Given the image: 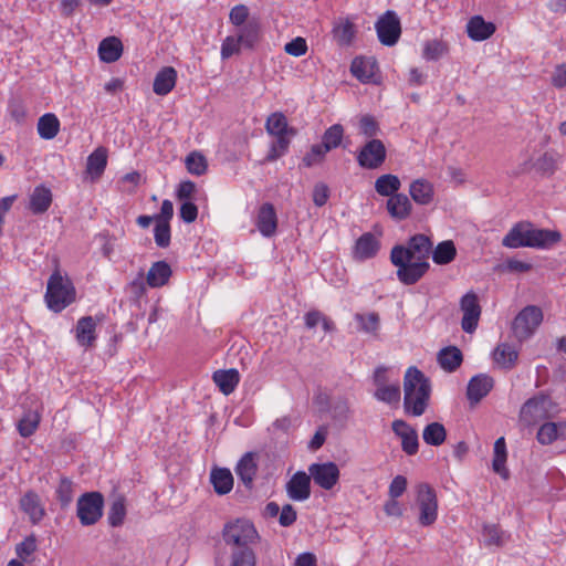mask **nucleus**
Segmentation results:
<instances>
[{"instance_id":"nucleus-6","label":"nucleus","mask_w":566,"mask_h":566,"mask_svg":"<svg viewBox=\"0 0 566 566\" xmlns=\"http://www.w3.org/2000/svg\"><path fill=\"white\" fill-rule=\"evenodd\" d=\"M75 287L69 276H63L55 270L48 280L44 295L48 307L60 313L75 301Z\"/></svg>"},{"instance_id":"nucleus-32","label":"nucleus","mask_w":566,"mask_h":566,"mask_svg":"<svg viewBox=\"0 0 566 566\" xmlns=\"http://www.w3.org/2000/svg\"><path fill=\"white\" fill-rule=\"evenodd\" d=\"M437 359L443 370L452 373L460 367L463 356L458 347L449 346L438 353Z\"/></svg>"},{"instance_id":"nucleus-55","label":"nucleus","mask_w":566,"mask_h":566,"mask_svg":"<svg viewBox=\"0 0 566 566\" xmlns=\"http://www.w3.org/2000/svg\"><path fill=\"white\" fill-rule=\"evenodd\" d=\"M154 237L157 245L165 248L170 243V224L155 221Z\"/></svg>"},{"instance_id":"nucleus-1","label":"nucleus","mask_w":566,"mask_h":566,"mask_svg":"<svg viewBox=\"0 0 566 566\" xmlns=\"http://www.w3.org/2000/svg\"><path fill=\"white\" fill-rule=\"evenodd\" d=\"M222 537L226 545L230 546L229 566H256L255 546L260 536L251 522L237 520L227 523Z\"/></svg>"},{"instance_id":"nucleus-25","label":"nucleus","mask_w":566,"mask_h":566,"mask_svg":"<svg viewBox=\"0 0 566 566\" xmlns=\"http://www.w3.org/2000/svg\"><path fill=\"white\" fill-rule=\"evenodd\" d=\"M96 322L92 316H84L77 321L75 327V337L77 343L83 347L93 346L96 339Z\"/></svg>"},{"instance_id":"nucleus-50","label":"nucleus","mask_w":566,"mask_h":566,"mask_svg":"<svg viewBox=\"0 0 566 566\" xmlns=\"http://www.w3.org/2000/svg\"><path fill=\"white\" fill-rule=\"evenodd\" d=\"M188 172L201 176L207 171V160L203 155L198 151L190 153L185 160Z\"/></svg>"},{"instance_id":"nucleus-64","label":"nucleus","mask_w":566,"mask_h":566,"mask_svg":"<svg viewBox=\"0 0 566 566\" xmlns=\"http://www.w3.org/2000/svg\"><path fill=\"white\" fill-rule=\"evenodd\" d=\"M552 85L556 88H563L566 86V64H558L552 74Z\"/></svg>"},{"instance_id":"nucleus-48","label":"nucleus","mask_w":566,"mask_h":566,"mask_svg":"<svg viewBox=\"0 0 566 566\" xmlns=\"http://www.w3.org/2000/svg\"><path fill=\"white\" fill-rule=\"evenodd\" d=\"M448 53V45L440 40L427 41L423 45L422 56L427 61H437Z\"/></svg>"},{"instance_id":"nucleus-44","label":"nucleus","mask_w":566,"mask_h":566,"mask_svg":"<svg viewBox=\"0 0 566 566\" xmlns=\"http://www.w3.org/2000/svg\"><path fill=\"white\" fill-rule=\"evenodd\" d=\"M559 433H562V422H545L539 427L536 439L541 444L548 446L557 439H562Z\"/></svg>"},{"instance_id":"nucleus-26","label":"nucleus","mask_w":566,"mask_h":566,"mask_svg":"<svg viewBox=\"0 0 566 566\" xmlns=\"http://www.w3.org/2000/svg\"><path fill=\"white\" fill-rule=\"evenodd\" d=\"M20 506L33 524L39 523L45 514L39 495L31 491L21 497Z\"/></svg>"},{"instance_id":"nucleus-60","label":"nucleus","mask_w":566,"mask_h":566,"mask_svg":"<svg viewBox=\"0 0 566 566\" xmlns=\"http://www.w3.org/2000/svg\"><path fill=\"white\" fill-rule=\"evenodd\" d=\"M196 190L197 187L193 181L185 180L178 185L176 197L180 201H190L193 198Z\"/></svg>"},{"instance_id":"nucleus-51","label":"nucleus","mask_w":566,"mask_h":566,"mask_svg":"<svg viewBox=\"0 0 566 566\" xmlns=\"http://www.w3.org/2000/svg\"><path fill=\"white\" fill-rule=\"evenodd\" d=\"M328 151L319 144L312 145L310 150L302 158V164L306 168L319 165L324 161Z\"/></svg>"},{"instance_id":"nucleus-7","label":"nucleus","mask_w":566,"mask_h":566,"mask_svg":"<svg viewBox=\"0 0 566 566\" xmlns=\"http://www.w3.org/2000/svg\"><path fill=\"white\" fill-rule=\"evenodd\" d=\"M543 321V312L538 306H525L514 318L512 331L514 336L523 342L530 338Z\"/></svg>"},{"instance_id":"nucleus-24","label":"nucleus","mask_w":566,"mask_h":566,"mask_svg":"<svg viewBox=\"0 0 566 566\" xmlns=\"http://www.w3.org/2000/svg\"><path fill=\"white\" fill-rule=\"evenodd\" d=\"M171 274V268L166 261H157L149 268L146 274V283L151 289L161 287L168 283Z\"/></svg>"},{"instance_id":"nucleus-28","label":"nucleus","mask_w":566,"mask_h":566,"mask_svg":"<svg viewBox=\"0 0 566 566\" xmlns=\"http://www.w3.org/2000/svg\"><path fill=\"white\" fill-rule=\"evenodd\" d=\"M123 54V43L116 36H108L101 41L98 45V56L105 63H114Z\"/></svg>"},{"instance_id":"nucleus-18","label":"nucleus","mask_w":566,"mask_h":566,"mask_svg":"<svg viewBox=\"0 0 566 566\" xmlns=\"http://www.w3.org/2000/svg\"><path fill=\"white\" fill-rule=\"evenodd\" d=\"M255 226L264 237H271L277 228L276 212L272 203H263L256 216Z\"/></svg>"},{"instance_id":"nucleus-21","label":"nucleus","mask_w":566,"mask_h":566,"mask_svg":"<svg viewBox=\"0 0 566 566\" xmlns=\"http://www.w3.org/2000/svg\"><path fill=\"white\" fill-rule=\"evenodd\" d=\"M177 77V71L172 66H165L160 69L154 78V93L159 96H166L175 88Z\"/></svg>"},{"instance_id":"nucleus-22","label":"nucleus","mask_w":566,"mask_h":566,"mask_svg":"<svg viewBox=\"0 0 566 566\" xmlns=\"http://www.w3.org/2000/svg\"><path fill=\"white\" fill-rule=\"evenodd\" d=\"M495 30V24L486 22L481 15L472 17L467 23L468 36L473 41H484L491 38Z\"/></svg>"},{"instance_id":"nucleus-57","label":"nucleus","mask_w":566,"mask_h":566,"mask_svg":"<svg viewBox=\"0 0 566 566\" xmlns=\"http://www.w3.org/2000/svg\"><path fill=\"white\" fill-rule=\"evenodd\" d=\"M249 8L245 4H237L230 10L229 20L238 28L249 21Z\"/></svg>"},{"instance_id":"nucleus-13","label":"nucleus","mask_w":566,"mask_h":566,"mask_svg":"<svg viewBox=\"0 0 566 566\" xmlns=\"http://www.w3.org/2000/svg\"><path fill=\"white\" fill-rule=\"evenodd\" d=\"M460 308L463 313L461 327L465 333L472 334L476 329L481 316V306L476 294L472 291L464 294L460 301Z\"/></svg>"},{"instance_id":"nucleus-31","label":"nucleus","mask_w":566,"mask_h":566,"mask_svg":"<svg viewBox=\"0 0 566 566\" xmlns=\"http://www.w3.org/2000/svg\"><path fill=\"white\" fill-rule=\"evenodd\" d=\"M213 381L224 395H230L237 388L240 381V375L237 369L217 370L212 376Z\"/></svg>"},{"instance_id":"nucleus-15","label":"nucleus","mask_w":566,"mask_h":566,"mask_svg":"<svg viewBox=\"0 0 566 566\" xmlns=\"http://www.w3.org/2000/svg\"><path fill=\"white\" fill-rule=\"evenodd\" d=\"M391 429L397 437L401 439V448L408 455H413L418 452L419 440L416 429L402 419L394 420Z\"/></svg>"},{"instance_id":"nucleus-47","label":"nucleus","mask_w":566,"mask_h":566,"mask_svg":"<svg viewBox=\"0 0 566 566\" xmlns=\"http://www.w3.org/2000/svg\"><path fill=\"white\" fill-rule=\"evenodd\" d=\"M40 423V416L38 412H27L18 422V431L21 437H31L38 429Z\"/></svg>"},{"instance_id":"nucleus-61","label":"nucleus","mask_w":566,"mask_h":566,"mask_svg":"<svg viewBox=\"0 0 566 566\" xmlns=\"http://www.w3.org/2000/svg\"><path fill=\"white\" fill-rule=\"evenodd\" d=\"M297 513L292 504H285L280 511L279 523L283 527H289L296 522Z\"/></svg>"},{"instance_id":"nucleus-38","label":"nucleus","mask_w":566,"mask_h":566,"mask_svg":"<svg viewBox=\"0 0 566 566\" xmlns=\"http://www.w3.org/2000/svg\"><path fill=\"white\" fill-rule=\"evenodd\" d=\"M126 501L124 495L115 494L112 497L107 512V520L111 526L118 527L124 523L126 517Z\"/></svg>"},{"instance_id":"nucleus-43","label":"nucleus","mask_w":566,"mask_h":566,"mask_svg":"<svg viewBox=\"0 0 566 566\" xmlns=\"http://www.w3.org/2000/svg\"><path fill=\"white\" fill-rule=\"evenodd\" d=\"M534 263L516 258L506 259L494 266V271L499 273H525L533 269Z\"/></svg>"},{"instance_id":"nucleus-8","label":"nucleus","mask_w":566,"mask_h":566,"mask_svg":"<svg viewBox=\"0 0 566 566\" xmlns=\"http://www.w3.org/2000/svg\"><path fill=\"white\" fill-rule=\"evenodd\" d=\"M104 497L99 492H88L77 500V517L83 526L94 525L103 515Z\"/></svg>"},{"instance_id":"nucleus-35","label":"nucleus","mask_w":566,"mask_h":566,"mask_svg":"<svg viewBox=\"0 0 566 566\" xmlns=\"http://www.w3.org/2000/svg\"><path fill=\"white\" fill-rule=\"evenodd\" d=\"M60 120L53 113H45L38 120V134L42 139L50 140L60 132Z\"/></svg>"},{"instance_id":"nucleus-4","label":"nucleus","mask_w":566,"mask_h":566,"mask_svg":"<svg viewBox=\"0 0 566 566\" xmlns=\"http://www.w3.org/2000/svg\"><path fill=\"white\" fill-rule=\"evenodd\" d=\"M430 250H391L390 260L398 268L397 276L406 285L417 283L429 269Z\"/></svg>"},{"instance_id":"nucleus-41","label":"nucleus","mask_w":566,"mask_h":566,"mask_svg":"<svg viewBox=\"0 0 566 566\" xmlns=\"http://www.w3.org/2000/svg\"><path fill=\"white\" fill-rule=\"evenodd\" d=\"M447 438V430L440 422H431L427 424L422 431L423 441L433 447L441 446Z\"/></svg>"},{"instance_id":"nucleus-59","label":"nucleus","mask_w":566,"mask_h":566,"mask_svg":"<svg viewBox=\"0 0 566 566\" xmlns=\"http://www.w3.org/2000/svg\"><path fill=\"white\" fill-rule=\"evenodd\" d=\"M332 417L336 421H346L350 415V408L346 399H337L332 406Z\"/></svg>"},{"instance_id":"nucleus-63","label":"nucleus","mask_w":566,"mask_h":566,"mask_svg":"<svg viewBox=\"0 0 566 566\" xmlns=\"http://www.w3.org/2000/svg\"><path fill=\"white\" fill-rule=\"evenodd\" d=\"M407 489V479L403 475H396L389 485V496L391 499H398L401 496Z\"/></svg>"},{"instance_id":"nucleus-52","label":"nucleus","mask_w":566,"mask_h":566,"mask_svg":"<svg viewBox=\"0 0 566 566\" xmlns=\"http://www.w3.org/2000/svg\"><path fill=\"white\" fill-rule=\"evenodd\" d=\"M56 497L62 507L67 506L73 500V482L67 478H62L56 488Z\"/></svg>"},{"instance_id":"nucleus-37","label":"nucleus","mask_w":566,"mask_h":566,"mask_svg":"<svg viewBox=\"0 0 566 566\" xmlns=\"http://www.w3.org/2000/svg\"><path fill=\"white\" fill-rule=\"evenodd\" d=\"M494 361L505 369H511L515 366L518 358V352L510 344L502 343L496 346L493 352Z\"/></svg>"},{"instance_id":"nucleus-14","label":"nucleus","mask_w":566,"mask_h":566,"mask_svg":"<svg viewBox=\"0 0 566 566\" xmlns=\"http://www.w3.org/2000/svg\"><path fill=\"white\" fill-rule=\"evenodd\" d=\"M308 472L314 483L324 490H332L339 480V469L334 462L313 463Z\"/></svg>"},{"instance_id":"nucleus-58","label":"nucleus","mask_w":566,"mask_h":566,"mask_svg":"<svg viewBox=\"0 0 566 566\" xmlns=\"http://www.w3.org/2000/svg\"><path fill=\"white\" fill-rule=\"evenodd\" d=\"M307 43L304 38L297 36L292 41L287 42L284 46V51L295 57L302 56L307 52Z\"/></svg>"},{"instance_id":"nucleus-49","label":"nucleus","mask_w":566,"mask_h":566,"mask_svg":"<svg viewBox=\"0 0 566 566\" xmlns=\"http://www.w3.org/2000/svg\"><path fill=\"white\" fill-rule=\"evenodd\" d=\"M374 397L386 403H398L400 400V387L399 384L382 386L377 388L374 392Z\"/></svg>"},{"instance_id":"nucleus-56","label":"nucleus","mask_w":566,"mask_h":566,"mask_svg":"<svg viewBox=\"0 0 566 566\" xmlns=\"http://www.w3.org/2000/svg\"><path fill=\"white\" fill-rule=\"evenodd\" d=\"M482 535L484 543L489 546H502L504 544L503 533L496 525H485Z\"/></svg>"},{"instance_id":"nucleus-3","label":"nucleus","mask_w":566,"mask_h":566,"mask_svg":"<svg viewBox=\"0 0 566 566\" xmlns=\"http://www.w3.org/2000/svg\"><path fill=\"white\" fill-rule=\"evenodd\" d=\"M403 408L406 413L420 417L424 413L431 394L429 379L417 367H409L403 377Z\"/></svg>"},{"instance_id":"nucleus-23","label":"nucleus","mask_w":566,"mask_h":566,"mask_svg":"<svg viewBox=\"0 0 566 566\" xmlns=\"http://www.w3.org/2000/svg\"><path fill=\"white\" fill-rule=\"evenodd\" d=\"M52 200L51 190L43 185H39L31 192L28 207L33 214H42L49 210Z\"/></svg>"},{"instance_id":"nucleus-45","label":"nucleus","mask_w":566,"mask_h":566,"mask_svg":"<svg viewBox=\"0 0 566 566\" xmlns=\"http://www.w3.org/2000/svg\"><path fill=\"white\" fill-rule=\"evenodd\" d=\"M355 321L358 324V329L363 333L376 336L379 329V315L376 312L355 314Z\"/></svg>"},{"instance_id":"nucleus-39","label":"nucleus","mask_w":566,"mask_h":566,"mask_svg":"<svg viewBox=\"0 0 566 566\" xmlns=\"http://www.w3.org/2000/svg\"><path fill=\"white\" fill-rule=\"evenodd\" d=\"M350 72L361 83H369L375 75V62L365 57H355Z\"/></svg>"},{"instance_id":"nucleus-42","label":"nucleus","mask_w":566,"mask_h":566,"mask_svg":"<svg viewBox=\"0 0 566 566\" xmlns=\"http://www.w3.org/2000/svg\"><path fill=\"white\" fill-rule=\"evenodd\" d=\"M344 127L340 124H334L329 126L322 136V143L319 144L328 153L336 149L342 145L344 138Z\"/></svg>"},{"instance_id":"nucleus-36","label":"nucleus","mask_w":566,"mask_h":566,"mask_svg":"<svg viewBox=\"0 0 566 566\" xmlns=\"http://www.w3.org/2000/svg\"><path fill=\"white\" fill-rule=\"evenodd\" d=\"M493 461H492V468L495 473H497L501 478L507 479L510 473L509 470L505 467L507 452H506V443L505 439L503 437H500L494 442V449H493Z\"/></svg>"},{"instance_id":"nucleus-12","label":"nucleus","mask_w":566,"mask_h":566,"mask_svg":"<svg viewBox=\"0 0 566 566\" xmlns=\"http://www.w3.org/2000/svg\"><path fill=\"white\" fill-rule=\"evenodd\" d=\"M379 42L386 46L395 45L401 35L400 20L395 11L388 10L375 23Z\"/></svg>"},{"instance_id":"nucleus-27","label":"nucleus","mask_w":566,"mask_h":566,"mask_svg":"<svg viewBox=\"0 0 566 566\" xmlns=\"http://www.w3.org/2000/svg\"><path fill=\"white\" fill-rule=\"evenodd\" d=\"M386 207L390 217L397 220L407 219L412 209V205L405 193H396L389 197Z\"/></svg>"},{"instance_id":"nucleus-46","label":"nucleus","mask_w":566,"mask_h":566,"mask_svg":"<svg viewBox=\"0 0 566 566\" xmlns=\"http://www.w3.org/2000/svg\"><path fill=\"white\" fill-rule=\"evenodd\" d=\"M359 135L365 138L373 139L380 134L378 120L370 114L361 115L357 123Z\"/></svg>"},{"instance_id":"nucleus-10","label":"nucleus","mask_w":566,"mask_h":566,"mask_svg":"<svg viewBox=\"0 0 566 566\" xmlns=\"http://www.w3.org/2000/svg\"><path fill=\"white\" fill-rule=\"evenodd\" d=\"M387 158V149L382 140L373 138L367 140L357 151L356 160L359 167L376 170L382 166Z\"/></svg>"},{"instance_id":"nucleus-9","label":"nucleus","mask_w":566,"mask_h":566,"mask_svg":"<svg viewBox=\"0 0 566 566\" xmlns=\"http://www.w3.org/2000/svg\"><path fill=\"white\" fill-rule=\"evenodd\" d=\"M417 505L419 506V523L422 526L432 525L438 517V500L436 491L427 483L417 488Z\"/></svg>"},{"instance_id":"nucleus-2","label":"nucleus","mask_w":566,"mask_h":566,"mask_svg":"<svg viewBox=\"0 0 566 566\" xmlns=\"http://www.w3.org/2000/svg\"><path fill=\"white\" fill-rule=\"evenodd\" d=\"M562 242V233L558 230L537 228L527 220H522L512 226L502 240L504 248H548Z\"/></svg>"},{"instance_id":"nucleus-62","label":"nucleus","mask_w":566,"mask_h":566,"mask_svg":"<svg viewBox=\"0 0 566 566\" xmlns=\"http://www.w3.org/2000/svg\"><path fill=\"white\" fill-rule=\"evenodd\" d=\"M179 217L186 223L193 222L198 217V208L191 201H184L179 209Z\"/></svg>"},{"instance_id":"nucleus-16","label":"nucleus","mask_w":566,"mask_h":566,"mask_svg":"<svg viewBox=\"0 0 566 566\" xmlns=\"http://www.w3.org/2000/svg\"><path fill=\"white\" fill-rule=\"evenodd\" d=\"M494 386V379L488 374H478L473 376L467 387V398L471 405L479 403L489 395Z\"/></svg>"},{"instance_id":"nucleus-53","label":"nucleus","mask_w":566,"mask_h":566,"mask_svg":"<svg viewBox=\"0 0 566 566\" xmlns=\"http://www.w3.org/2000/svg\"><path fill=\"white\" fill-rule=\"evenodd\" d=\"M36 551V538L34 535L27 536L15 546V554L22 562H28L29 557Z\"/></svg>"},{"instance_id":"nucleus-20","label":"nucleus","mask_w":566,"mask_h":566,"mask_svg":"<svg viewBox=\"0 0 566 566\" xmlns=\"http://www.w3.org/2000/svg\"><path fill=\"white\" fill-rule=\"evenodd\" d=\"M356 25L348 18H340L334 22L332 35L339 46H349L356 36Z\"/></svg>"},{"instance_id":"nucleus-34","label":"nucleus","mask_w":566,"mask_h":566,"mask_svg":"<svg viewBox=\"0 0 566 566\" xmlns=\"http://www.w3.org/2000/svg\"><path fill=\"white\" fill-rule=\"evenodd\" d=\"M210 480L214 491L220 495L228 494L233 488V476L229 469H213L210 474Z\"/></svg>"},{"instance_id":"nucleus-40","label":"nucleus","mask_w":566,"mask_h":566,"mask_svg":"<svg viewBox=\"0 0 566 566\" xmlns=\"http://www.w3.org/2000/svg\"><path fill=\"white\" fill-rule=\"evenodd\" d=\"M401 187L398 176L392 174H385L379 176L375 181V190L382 197H391L398 193Z\"/></svg>"},{"instance_id":"nucleus-30","label":"nucleus","mask_w":566,"mask_h":566,"mask_svg":"<svg viewBox=\"0 0 566 566\" xmlns=\"http://www.w3.org/2000/svg\"><path fill=\"white\" fill-rule=\"evenodd\" d=\"M107 166V149L97 147L88 157L86 163V172L92 179H98Z\"/></svg>"},{"instance_id":"nucleus-5","label":"nucleus","mask_w":566,"mask_h":566,"mask_svg":"<svg viewBox=\"0 0 566 566\" xmlns=\"http://www.w3.org/2000/svg\"><path fill=\"white\" fill-rule=\"evenodd\" d=\"M264 127L268 135L274 138L265 161L273 163L289 151L291 139L296 135V130L289 125L287 117L282 112L271 113L266 117Z\"/></svg>"},{"instance_id":"nucleus-33","label":"nucleus","mask_w":566,"mask_h":566,"mask_svg":"<svg viewBox=\"0 0 566 566\" xmlns=\"http://www.w3.org/2000/svg\"><path fill=\"white\" fill-rule=\"evenodd\" d=\"M237 36L242 42V45L247 49H252L260 39V22L258 19H250L245 24L238 27Z\"/></svg>"},{"instance_id":"nucleus-11","label":"nucleus","mask_w":566,"mask_h":566,"mask_svg":"<svg viewBox=\"0 0 566 566\" xmlns=\"http://www.w3.org/2000/svg\"><path fill=\"white\" fill-rule=\"evenodd\" d=\"M552 400L549 396L541 394L526 400L520 410V420L532 426L539 420L549 417Z\"/></svg>"},{"instance_id":"nucleus-29","label":"nucleus","mask_w":566,"mask_h":566,"mask_svg":"<svg viewBox=\"0 0 566 566\" xmlns=\"http://www.w3.org/2000/svg\"><path fill=\"white\" fill-rule=\"evenodd\" d=\"M409 193L412 200L421 206L429 205L433 200V185L426 179H416L409 187Z\"/></svg>"},{"instance_id":"nucleus-17","label":"nucleus","mask_w":566,"mask_h":566,"mask_svg":"<svg viewBox=\"0 0 566 566\" xmlns=\"http://www.w3.org/2000/svg\"><path fill=\"white\" fill-rule=\"evenodd\" d=\"M287 496L293 501L303 502L311 495V475L297 471L286 483Z\"/></svg>"},{"instance_id":"nucleus-19","label":"nucleus","mask_w":566,"mask_h":566,"mask_svg":"<svg viewBox=\"0 0 566 566\" xmlns=\"http://www.w3.org/2000/svg\"><path fill=\"white\" fill-rule=\"evenodd\" d=\"M256 458V453L247 452L235 467L237 475L248 489L253 486V481L258 472Z\"/></svg>"},{"instance_id":"nucleus-54","label":"nucleus","mask_w":566,"mask_h":566,"mask_svg":"<svg viewBox=\"0 0 566 566\" xmlns=\"http://www.w3.org/2000/svg\"><path fill=\"white\" fill-rule=\"evenodd\" d=\"M242 42L240 39L235 35H229L227 36L221 44V59L228 60L234 54H239L241 51Z\"/></svg>"}]
</instances>
